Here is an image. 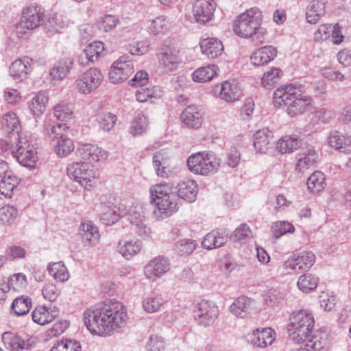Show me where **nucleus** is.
Listing matches in <instances>:
<instances>
[{"instance_id": "f257e3e1", "label": "nucleus", "mask_w": 351, "mask_h": 351, "mask_svg": "<svg viewBox=\"0 0 351 351\" xmlns=\"http://www.w3.org/2000/svg\"><path fill=\"white\" fill-rule=\"evenodd\" d=\"M127 318L125 306L114 300L87 308L83 313L87 329L92 334L102 337L110 335L114 330L123 327Z\"/></svg>"}, {"instance_id": "f03ea898", "label": "nucleus", "mask_w": 351, "mask_h": 351, "mask_svg": "<svg viewBox=\"0 0 351 351\" xmlns=\"http://www.w3.org/2000/svg\"><path fill=\"white\" fill-rule=\"evenodd\" d=\"M262 13L258 8H252L239 15L233 24L234 33L245 38H250L256 45L263 43L267 36L261 27Z\"/></svg>"}, {"instance_id": "7ed1b4c3", "label": "nucleus", "mask_w": 351, "mask_h": 351, "mask_svg": "<svg viewBox=\"0 0 351 351\" xmlns=\"http://www.w3.org/2000/svg\"><path fill=\"white\" fill-rule=\"evenodd\" d=\"M315 319L312 313L308 310H300L293 313L290 323L287 326L289 337L295 343H300L308 340L318 332L313 331Z\"/></svg>"}, {"instance_id": "20e7f679", "label": "nucleus", "mask_w": 351, "mask_h": 351, "mask_svg": "<svg viewBox=\"0 0 351 351\" xmlns=\"http://www.w3.org/2000/svg\"><path fill=\"white\" fill-rule=\"evenodd\" d=\"M149 191L150 202L155 207L153 213L157 219H164L171 216L178 210L175 196L167 184L160 183L152 185Z\"/></svg>"}, {"instance_id": "39448f33", "label": "nucleus", "mask_w": 351, "mask_h": 351, "mask_svg": "<svg viewBox=\"0 0 351 351\" xmlns=\"http://www.w3.org/2000/svg\"><path fill=\"white\" fill-rule=\"evenodd\" d=\"M220 164V158L215 154L207 152L193 154L187 160L189 169L195 174L203 176L215 172Z\"/></svg>"}, {"instance_id": "423d86ee", "label": "nucleus", "mask_w": 351, "mask_h": 351, "mask_svg": "<svg viewBox=\"0 0 351 351\" xmlns=\"http://www.w3.org/2000/svg\"><path fill=\"white\" fill-rule=\"evenodd\" d=\"M44 20V13L40 8L29 6L23 9L15 32L20 38H27L30 32L39 27Z\"/></svg>"}, {"instance_id": "0eeeda50", "label": "nucleus", "mask_w": 351, "mask_h": 351, "mask_svg": "<svg viewBox=\"0 0 351 351\" xmlns=\"http://www.w3.org/2000/svg\"><path fill=\"white\" fill-rule=\"evenodd\" d=\"M12 156L19 164L28 168L34 169L38 160L37 152L32 143L26 138H21L17 144L16 149L12 152Z\"/></svg>"}, {"instance_id": "6e6552de", "label": "nucleus", "mask_w": 351, "mask_h": 351, "mask_svg": "<svg viewBox=\"0 0 351 351\" xmlns=\"http://www.w3.org/2000/svg\"><path fill=\"white\" fill-rule=\"evenodd\" d=\"M104 80L101 71L90 68L81 73L75 80V86L79 93L88 95L97 89Z\"/></svg>"}, {"instance_id": "1a4fd4ad", "label": "nucleus", "mask_w": 351, "mask_h": 351, "mask_svg": "<svg viewBox=\"0 0 351 351\" xmlns=\"http://www.w3.org/2000/svg\"><path fill=\"white\" fill-rule=\"evenodd\" d=\"M219 316V308L215 302L203 300L194 310V317L199 325L206 327L214 324Z\"/></svg>"}, {"instance_id": "9d476101", "label": "nucleus", "mask_w": 351, "mask_h": 351, "mask_svg": "<svg viewBox=\"0 0 351 351\" xmlns=\"http://www.w3.org/2000/svg\"><path fill=\"white\" fill-rule=\"evenodd\" d=\"M76 155L87 164H95L105 161L108 157V152L97 145L80 143Z\"/></svg>"}, {"instance_id": "9b49d317", "label": "nucleus", "mask_w": 351, "mask_h": 351, "mask_svg": "<svg viewBox=\"0 0 351 351\" xmlns=\"http://www.w3.org/2000/svg\"><path fill=\"white\" fill-rule=\"evenodd\" d=\"M211 93L216 97L226 102H234L239 100L243 95V92L236 81H225L215 84L212 87Z\"/></svg>"}, {"instance_id": "f8f14e48", "label": "nucleus", "mask_w": 351, "mask_h": 351, "mask_svg": "<svg viewBox=\"0 0 351 351\" xmlns=\"http://www.w3.org/2000/svg\"><path fill=\"white\" fill-rule=\"evenodd\" d=\"M134 71V63L129 57L121 56L111 66L109 78L112 83L119 84L127 80Z\"/></svg>"}, {"instance_id": "ddd939ff", "label": "nucleus", "mask_w": 351, "mask_h": 351, "mask_svg": "<svg viewBox=\"0 0 351 351\" xmlns=\"http://www.w3.org/2000/svg\"><path fill=\"white\" fill-rule=\"evenodd\" d=\"M159 66L165 71H173L181 63L178 49L173 45H164L157 53Z\"/></svg>"}, {"instance_id": "4468645a", "label": "nucleus", "mask_w": 351, "mask_h": 351, "mask_svg": "<svg viewBox=\"0 0 351 351\" xmlns=\"http://www.w3.org/2000/svg\"><path fill=\"white\" fill-rule=\"evenodd\" d=\"M318 157V153L315 147L306 145L296 154L295 171L304 173L307 170L315 168Z\"/></svg>"}, {"instance_id": "2eb2a0df", "label": "nucleus", "mask_w": 351, "mask_h": 351, "mask_svg": "<svg viewBox=\"0 0 351 351\" xmlns=\"http://www.w3.org/2000/svg\"><path fill=\"white\" fill-rule=\"evenodd\" d=\"M315 261V255L312 252L304 251L293 255L285 261L284 267L299 273L308 270L314 265Z\"/></svg>"}, {"instance_id": "dca6fc26", "label": "nucleus", "mask_w": 351, "mask_h": 351, "mask_svg": "<svg viewBox=\"0 0 351 351\" xmlns=\"http://www.w3.org/2000/svg\"><path fill=\"white\" fill-rule=\"evenodd\" d=\"M170 269L169 259L164 256H158L152 258L145 266L144 273L146 278L155 282L167 274Z\"/></svg>"}, {"instance_id": "f3484780", "label": "nucleus", "mask_w": 351, "mask_h": 351, "mask_svg": "<svg viewBox=\"0 0 351 351\" xmlns=\"http://www.w3.org/2000/svg\"><path fill=\"white\" fill-rule=\"evenodd\" d=\"M214 0H196L193 6V13L197 23L206 24L210 21L216 9Z\"/></svg>"}, {"instance_id": "a211bd4d", "label": "nucleus", "mask_w": 351, "mask_h": 351, "mask_svg": "<svg viewBox=\"0 0 351 351\" xmlns=\"http://www.w3.org/2000/svg\"><path fill=\"white\" fill-rule=\"evenodd\" d=\"M78 234L85 246H95L98 243L100 239L99 229L91 221L82 222L78 230Z\"/></svg>"}, {"instance_id": "6ab92c4d", "label": "nucleus", "mask_w": 351, "mask_h": 351, "mask_svg": "<svg viewBox=\"0 0 351 351\" xmlns=\"http://www.w3.org/2000/svg\"><path fill=\"white\" fill-rule=\"evenodd\" d=\"M301 86L288 84L278 88L274 93V104L276 106L289 104V101L296 96H300Z\"/></svg>"}, {"instance_id": "aec40b11", "label": "nucleus", "mask_w": 351, "mask_h": 351, "mask_svg": "<svg viewBox=\"0 0 351 351\" xmlns=\"http://www.w3.org/2000/svg\"><path fill=\"white\" fill-rule=\"evenodd\" d=\"M32 59L28 57L19 58L10 66V74L15 81H22L26 79L27 75L32 71Z\"/></svg>"}, {"instance_id": "412c9836", "label": "nucleus", "mask_w": 351, "mask_h": 351, "mask_svg": "<svg viewBox=\"0 0 351 351\" xmlns=\"http://www.w3.org/2000/svg\"><path fill=\"white\" fill-rule=\"evenodd\" d=\"M327 0H311L305 10V18L308 23L315 25L326 14Z\"/></svg>"}, {"instance_id": "4be33fe9", "label": "nucleus", "mask_w": 351, "mask_h": 351, "mask_svg": "<svg viewBox=\"0 0 351 351\" xmlns=\"http://www.w3.org/2000/svg\"><path fill=\"white\" fill-rule=\"evenodd\" d=\"M182 122L189 128L197 129L201 127L203 121L202 112L196 106H187L181 113Z\"/></svg>"}, {"instance_id": "5701e85b", "label": "nucleus", "mask_w": 351, "mask_h": 351, "mask_svg": "<svg viewBox=\"0 0 351 351\" xmlns=\"http://www.w3.org/2000/svg\"><path fill=\"white\" fill-rule=\"evenodd\" d=\"M105 51L104 43L100 41L90 43L84 49L79 62L81 64H86L88 62H94L104 56Z\"/></svg>"}, {"instance_id": "b1692460", "label": "nucleus", "mask_w": 351, "mask_h": 351, "mask_svg": "<svg viewBox=\"0 0 351 351\" xmlns=\"http://www.w3.org/2000/svg\"><path fill=\"white\" fill-rule=\"evenodd\" d=\"M142 248V242L134 239H121L117 245V251L126 260L138 254Z\"/></svg>"}, {"instance_id": "393cba45", "label": "nucleus", "mask_w": 351, "mask_h": 351, "mask_svg": "<svg viewBox=\"0 0 351 351\" xmlns=\"http://www.w3.org/2000/svg\"><path fill=\"white\" fill-rule=\"evenodd\" d=\"M328 145L340 152L348 153L351 151V136L344 135L338 131H332L329 133L328 138Z\"/></svg>"}, {"instance_id": "a878e982", "label": "nucleus", "mask_w": 351, "mask_h": 351, "mask_svg": "<svg viewBox=\"0 0 351 351\" xmlns=\"http://www.w3.org/2000/svg\"><path fill=\"white\" fill-rule=\"evenodd\" d=\"M176 190L180 198L188 202H193L196 199L198 192L197 184L193 180H184L177 184Z\"/></svg>"}, {"instance_id": "bb28decb", "label": "nucleus", "mask_w": 351, "mask_h": 351, "mask_svg": "<svg viewBox=\"0 0 351 351\" xmlns=\"http://www.w3.org/2000/svg\"><path fill=\"white\" fill-rule=\"evenodd\" d=\"M59 310L56 307L37 306L32 313L33 321L40 325L52 322L58 316Z\"/></svg>"}, {"instance_id": "cd10ccee", "label": "nucleus", "mask_w": 351, "mask_h": 351, "mask_svg": "<svg viewBox=\"0 0 351 351\" xmlns=\"http://www.w3.org/2000/svg\"><path fill=\"white\" fill-rule=\"evenodd\" d=\"M277 55L276 48L265 46L256 50L250 56V61L255 66H263L273 60Z\"/></svg>"}, {"instance_id": "c85d7f7f", "label": "nucleus", "mask_w": 351, "mask_h": 351, "mask_svg": "<svg viewBox=\"0 0 351 351\" xmlns=\"http://www.w3.org/2000/svg\"><path fill=\"white\" fill-rule=\"evenodd\" d=\"M252 301L250 298L242 295L234 300L230 306V311L234 316L247 318L252 313Z\"/></svg>"}, {"instance_id": "c756f323", "label": "nucleus", "mask_w": 351, "mask_h": 351, "mask_svg": "<svg viewBox=\"0 0 351 351\" xmlns=\"http://www.w3.org/2000/svg\"><path fill=\"white\" fill-rule=\"evenodd\" d=\"M275 335L274 330L270 328H263L261 330L256 329L253 331L251 343L257 348H266L274 342Z\"/></svg>"}, {"instance_id": "7c9ffc66", "label": "nucleus", "mask_w": 351, "mask_h": 351, "mask_svg": "<svg viewBox=\"0 0 351 351\" xmlns=\"http://www.w3.org/2000/svg\"><path fill=\"white\" fill-rule=\"evenodd\" d=\"M74 60L72 58L66 57L60 59L50 69L49 75L53 80H62L66 77L72 69Z\"/></svg>"}, {"instance_id": "2f4dec72", "label": "nucleus", "mask_w": 351, "mask_h": 351, "mask_svg": "<svg viewBox=\"0 0 351 351\" xmlns=\"http://www.w3.org/2000/svg\"><path fill=\"white\" fill-rule=\"evenodd\" d=\"M200 46L202 53L210 59L220 56L224 49L222 42L215 38L204 39Z\"/></svg>"}, {"instance_id": "473e14b6", "label": "nucleus", "mask_w": 351, "mask_h": 351, "mask_svg": "<svg viewBox=\"0 0 351 351\" xmlns=\"http://www.w3.org/2000/svg\"><path fill=\"white\" fill-rule=\"evenodd\" d=\"M272 141L273 134L267 128L256 131L254 134V146L260 153H266Z\"/></svg>"}, {"instance_id": "72a5a7b5", "label": "nucleus", "mask_w": 351, "mask_h": 351, "mask_svg": "<svg viewBox=\"0 0 351 351\" xmlns=\"http://www.w3.org/2000/svg\"><path fill=\"white\" fill-rule=\"evenodd\" d=\"M165 302L161 294L151 293L143 298L141 305L145 312L154 313L159 311Z\"/></svg>"}, {"instance_id": "f704fd0d", "label": "nucleus", "mask_w": 351, "mask_h": 351, "mask_svg": "<svg viewBox=\"0 0 351 351\" xmlns=\"http://www.w3.org/2000/svg\"><path fill=\"white\" fill-rule=\"evenodd\" d=\"M49 98L43 92H39L27 103L28 108L35 119L40 117L46 110Z\"/></svg>"}, {"instance_id": "c9c22d12", "label": "nucleus", "mask_w": 351, "mask_h": 351, "mask_svg": "<svg viewBox=\"0 0 351 351\" xmlns=\"http://www.w3.org/2000/svg\"><path fill=\"white\" fill-rule=\"evenodd\" d=\"M312 98L308 95H298L289 104L287 107V113L294 117L303 113L306 108L311 104Z\"/></svg>"}, {"instance_id": "e433bc0d", "label": "nucleus", "mask_w": 351, "mask_h": 351, "mask_svg": "<svg viewBox=\"0 0 351 351\" xmlns=\"http://www.w3.org/2000/svg\"><path fill=\"white\" fill-rule=\"evenodd\" d=\"M228 238L217 230H213L204 237L202 245L204 248L212 250L223 245Z\"/></svg>"}, {"instance_id": "4c0bfd02", "label": "nucleus", "mask_w": 351, "mask_h": 351, "mask_svg": "<svg viewBox=\"0 0 351 351\" xmlns=\"http://www.w3.org/2000/svg\"><path fill=\"white\" fill-rule=\"evenodd\" d=\"M32 299L26 295L19 296L12 302V312L16 316L26 315L32 308Z\"/></svg>"}, {"instance_id": "58836bf2", "label": "nucleus", "mask_w": 351, "mask_h": 351, "mask_svg": "<svg viewBox=\"0 0 351 351\" xmlns=\"http://www.w3.org/2000/svg\"><path fill=\"white\" fill-rule=\"evenodd\" d=\"M300 139L298 136H285L278 140L276 148L282 154L291 153L300 145Z\"/></svg>"}, {"instance_id": "ea45409f", "label": "nucleus", "mask_w": 351, "mask_h": 351, "mask_svg": "<svg viewBox=\"0 0 351 351\" xmlns=\"http://www.w3.org/2000/svg\"><path fill=\"white\" fill-rule=\"evenodd\" d=\"M47 270L49 274L57 281L64 282L69 278L67 268L62 261L49 263Z\"/></svg>"}, {"instance_id": "a19ab883", "label": "nucleus", "mask_w": 351, "mask_h": 351, "mask_svg": "<svg viewBox=\"0 0 351 351\" xmlns=\"http://www.w3.org/2000/svg\"><path fill=\"white\" fill-rule=\"evenodd\" d=\"M19 182L20 179L17 176L12 174L5 175L0 182V193L5 197H11L13 191Z\"/></svg>"}, {"instance_id": "79ce46f5", "label": "nucleus", "mask_w": 351, "mask_h": 351, "mask_svg": "<svg viewBox=\"0 0 351 351\" xmlns=\"http://www.w3.org/2000/svg\"><path fill=\"white\" fill-rule=\"evenodd\" d=\"M170 21L165 16H159L151 21L149 32L154 35L166 34L171 27Z\"/></svg>"}, {"instance_id": "37998d69", "label": "nucleus", "mask_w": 351, "mask_h": 351, "mask_svg": "<svg viewBox=\"0 0 351 351\" xmlns=\"http://www.w3.org/2000/svg\"><path fill=\"white\" fill-rule=\"evenodd\" d=\"M217 75V69L215 65L200 67L196 69L192 74L193 80L195 82L204 83L210 81Z\"/></svg>"}, {"instance_id": "c03bdc74", "label": "nucleus", "mask_w": 351, "mask_h": 351, "mask_svg": "<svg viewBox=\"0 0 351 351\" xmlns=\"http://www.w3.org/2000/svg\"><path fill=\"white\" fill-rule=\"evenodd\" d=\"M54 117L59 121L71 120L74 117L72 104L66 102H60L53 107Z\"/></svg>"}, {"instance_id": "a18cd8bd", "label": "nucleus", "mask_w": 351, "mask_h": 351, "mask_svg": "<svg viewBox=\"0 0 351 351\" xmlns=\"http://www.w3.org/2000/svg\"><path fill=\"white\" fill-rule=\"evenodd\" d=\"M27 285V276L23 273H18L12 275L9 279L8 285L2 284L0 286V290L3 293L6 292V289L12 288L14 290L19 291Z\"/></svg>"}, {"instance_id": "49530a36", "label": "nucleus", "mask_w": 351, "mask_h": 351, "mask_svg": "<svg viewBox=\"0 0 351 351\" xmlns=\"http://www.w3.org/2000/svg\"><path fill=\"white\" fill-rule=\"evenodd\" d=\"M69 127L65 123L49 125L45 128V133L51 141L54 143L62 138L65 137Z\"/></svg>"}, {"instance_id": "de8ad7c7", "label": "nucleus", "mask_w": 351, "mask_h": 351, "mask_svg": "<svg viewBox=\"0 0 351 351\" xmlns=\"http://www.w3.org/2000/svg\"><path fill=\"white\" fill-rule=\"evenodd\" d=\"M308 189L312 193L322 191L326 186L324 174L319 171L313 173L307 180Z\"/></svg>"}, {"instance_id": "09e8293b", "label": "nucleus", "mask_w": 351, "mask_h": 351, "mask_svg": "<svg viewBox=\"0 0 351 351\" xmlns=\"http://www.w3.org/2000/svg\"><path fill=\"white\" fill-rule=\"evenodd\" d=\"M319 278L315 276L307 274L302 275L297 282L300 290L303 293H310L314 291L318 285Z\"/></svg>"}, {"instance_id": "8fccbe9b", "label": "nucleus", "mask_w": 351, "mask_h": 351, "mask_svg": "<svg viewBox=\"0 0 351 351\" xmlns=\"http://www.w3.org/2000/svg\"><path fill=\"white\" fill-rule=\"evenodd\" d=\"M127 217L131 224V229L146 221L145 210L141 205L131 207L128 213Z\"/></svg>"}, {"instance_id": "3c124183", "label": "nucleus", "mask_w": 351, "mask_h": 351, "mask_svg": "<svg viewBox=\"0 0 351 351\" xmlns=\"http://www.w3.org/2000/svg\"><path fill=\"white\" fill-rule=\"evenodd\" d=\"M162 91L158 86L152 88H140L136 91V98L139 102H145L151 98H160Z\"/></svg>"}, {"instance_id": "603ef678", "label": "nucleus", "mask_w": 351, "mask_h": 351, "mask_svg": "<svg viewBox=\"0 0 351 351\" xmlns=\"http://www.w3.org/2000/svg\"><path fill=\"white\" fill-rule=\"evenodd\" d=\"M55 145L56 153L61 158L69 156L75 148L73 140L66 136L58 140Z\"/></svg>"}, {"instance_id": "864d4df0", "label": "nucleus", "mask_w": 351, "mask_h": 351, "mask_svg": "<svg viewBox=\"0 0 351 351\" xmlns=\"http://www.w3.org/2000/svg\"><path fill=\"white\" fill-rule=\"evenodd\" d=\"M153 165L158 176H167V159L162 151L156 152L153 156Z\"/></svg>"}, {"instance_id": "5fc2aeb1", "label": "nucleus", "mask_w": 351, "mask_h": 351, "mask_svg": "<svg viewBox=\"0 0 351 351\" xmlns=\"http://www.w3.org/2000/svg\"><path fill=\"white\" fill-rule=\"evenodd\" d=\"M50 351H82V346L75 339H63L54 344Z\"/></svg>"}, {"instance_id": "6e6d98bb", "label": "nucleus", "mask_w": 351, "mask_h": 351, "mask_svg": "<svg viewBox=\"0 0 351 351\" xmlns=\"http://www.w3.org/2000/svg\"><path fill=\"white\" fill-rule=\"evenodd\" d=\"M149 121L143 114H138L131 123L130 132L134 136H138L145 132L148 128Z\"/></svg>"}, {"instance_id": "4d7b16f0", "label": "nucleus", "mask_w": 351, "mask_h": 351, "mask_svg": "<svg viewBox=\"0 0 351 351\" xmlns=\"http://www.w3.org/2000/svg\"><path fill=\"white\" fill-rule=\"evenodd\" d=\"M282 75V72L279 68L271 67L264 73L261 79L262 85L265 88H269L278 82Z\"/></svg>"}, {"instance_id": "13d9d810", "label": "nucleus", "mask_w": 351, "mask_h": 351, "mask_svg": "<svg viewBox=\"0 0 351 351\" xmlns=\"http://www.w3.org/2000/svg\"><path fill=\"white\" fill-rule=\"evenodd\" d=\"M125 214L124 210L120 208H109L101 215V220L107 226H110L116 223L120 217Z\"/></svg>"}, {"instance_id": "bf43d9fd", "label": "nucleus", "mask_w": 351, "mask_h": 351, "mask_svg": "<svg viewBox=\"0 0 351 351\" xmlns=\"http://www.w3.org/2000/svg\"><path fill=\"white\" fill-rule=\"evenodd\" d=\"M18 215L17 209L10 205H5L0 208V223L3 225H10Z\"/></svg>"}, {"instance_id": "052dcab7", "label": "nucleus", "mask_w": 351, "mask_h": 351, "mask_svg": "<svg viewBox=\"0 0 351 351\" xmlns=\"http://www.w3.org/2000/svg\"><path fill=\"white\" fill-rule=\"evenodd\" d=\"M97 176L93 169L89 168L88 164L86 163V167L84 169L80 178L77 182L80 183L86 189H90L95 184Z\"/></svg>"}, {"instance_id": "680f3d73", "label": "nucleus", "mask_w": 351, "mask_h": 351, "mask_svg": "<svg viewBox=\"0 0 351 351\" xmlns=\"http://www.w3.org/2000/svg\"><path fill=\"white\" fill-rule=\"evenodd\" d=\"M197 247V243L192 239H182L176 243V250L180 256H188L193 252Z\"/></svg>"}, {"instance_id": "e2e57ef3", "label": "nucleus", "mask_w": 351, "mask_h": 351, "mask_svg": "<svg viewBox=\"0 0 351 351\" xmlns=\"http://www.w3.org/2000/svg\"><path fill=\"white\" fill-rule=\"evenodd\" d=\"M1 124L3 128L7 133H11L15 130L18 132L19 121L14 112H10L5 114L3 117Z\"/></svg>"}, {"instance_id": "0e129e2a", "label": "nucleus", "mask_w": 351, "mask_h": 351, "mask_svg": "<svg viewBox=\"0 0 351 351\" xmlns=\"http://www.w3.org/2000/svg\"><path fill=\"white\" fill-rule=\"evenodd\" d=\"M271 229L276 239L287 233H293L295 231L294 226L291 223L285 221L274 223Z\"/></svg>"}, {"instance_id": "69168bd1", "label": "nucleus", "mask_w": 351, "mask_h": 351, "mask_svg": "<svg viewBox=\"0 0 351 351\" xmlns=\"http://www.w3.org/2000/svg\"><path fill=\"white\" fill-rule=\"evenodd\" d=\"M97 121L102 130L109 131L114 126L117 117L111 112H103L98 116Z\"/></svg>"}, {"instance_id": "338daca9", "label": "nucleus", "mask_w": 351, "mask_h": 351, "mask_svg": "<svg viewBox=\"0 0 351 351\" xmlns=\"http://www.w3.org/2000/svg\"><path fill=\"white\" fill-rule=\"evenodd\" d=\"M85 162H74L68 165L66 167L67 175L73 180L77 182L84 169L86 167Z\"/></svg>"}, {"instance_id": "774afa93", "label": "nucleus", "mask_w": 351, "mask_h": 351, "mask_svg": "<svg viewBox=\"0 0 351 351\" xmlns=\"http://www.w3.org/2000/svg\"><path fill=\"white\" fill-rule=\"evenodd\" d=\"M118 18L115 16L107 14L98 21V27L101 31L107 32L112 30L117 25Z\"/></svg>"}]
</instances>
